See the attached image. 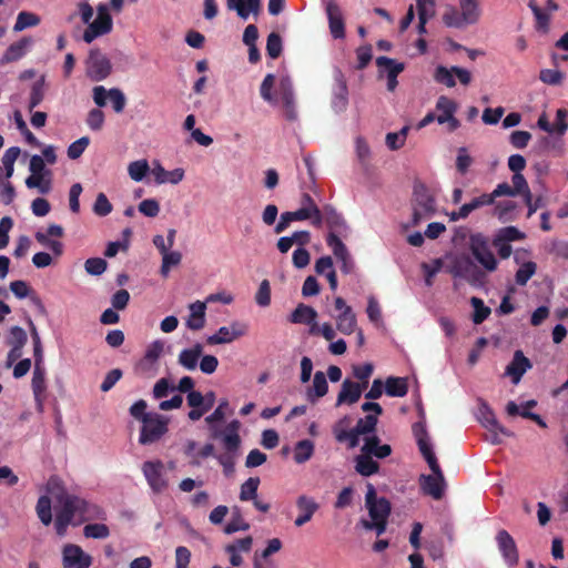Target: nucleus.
<instances>
[{"mask_svg":"<svg viewBox=\"0 0 568 568\" xmlns=\"http://www.w3.org/2000/svg\"><path fill=\"white\" fill-rule=\"evenodd\" d=\"M296 506L300 515L296 517L294 524L296 527H302L308 523L318 509V504L306 495H301L296 500Z\"/></svg>","mask_w":568,"mask_h":568,"instance_id":"obj_24","label":"nucleus"},{"mask_svg":"<svg viewBox=\"0 0 568 568\" xmlns=\"http://www.w3.org/2000/svg\"><path fill=\"white\" fill-rule=\"evenodd\" d=\"M469 250L476 261L487 271L497 270L498 262L489 247V240L483 233H475L469 236Z\"/></svg>","mask_w":568,"mask_h":568,"instance_id":"obj_5","label":"nucleus"},{"mask_svg":"<svg viewBox=\"0 0 568 568\" xmlns=\"http://www.w3.org/2000/svg\"><path fill=\"white\" fill-rule=\"evenodd\" d=\"M41 364L42 362L34 361V371L31 381L32 390L37 400H40V396L45 390V373Z\"/></svg>","mask_w":568,"mask_h":568,"instance_id":"obj_40","label":"nucleus"},{"mask_svg":"<svg viewBox=\"0 0 568 568\" xmlns=\"http://www.w3.org/2000/svg\"><path fill=\"white\" fill-rule=\"evenodd\" d=\"M457 109V103L446 95H440L436 101V110L439 112L436 121L439 124L447 123L449 132H454L460 126L459 120L455 116Z\"/></svg>","mask_w":568,"mask_h":568,"instance_id":"obj_10","label":"nucleus"},{"mask_svg":"<svg viewBox=\"0 0 568 568\" xmlns=\"http://www.w3.org/2000/svg\"><path fill=\"white\" fill-rule=\"evenodd\" d=\"M374 372V366L371 363L363 365L353 366V376L358 379V385H362L365 389L368 386L369 378Z\"/></svg>","mask_w":568,"mask_h":568,"instance_id":"obj_54","label":"nucleus"},{"mask_svg":"<svg viewBox=\"0 0 568 568\" xmlns=\"http://www.w3.org/2000/svg\"><path fill=\"white\" fill-rule=\"evenodd\" d=\"M169 418L144 412V444L159 440L168 432Z\"/></svg>","mask_w":568,"mask_h":568,"instance_id":"obj_12","label":"nucleus"},{"mask_svg":"<svg viewBox=\"0 0 568 568\" xmlns=\"http://www.w3.org/2000/svg\"><path fill=\"white\" fill-rule=\"evenodd\" d=\"M36 511L38 518L44 526H49L52 523V509H51V499L47 495L40 496L37 505Z\"/></svg>","mask_w":568,"mask_h":568,"instance_id":"obj_43","label":"nucleus"},{"mask_svg":"<svg viewBox=\"0 0 568 568\" xmlns=\"http://www.w3.org/2000/svg\"><path fill=\"white\" fill-rule=\"evenodd\" d=\"M44 98V78L37 80L32 87L30 92L29 100V110L32 111L36 106H38Z\"/></svg>","mask_w":568,"mask_h":568,"instance_id":"obj_59","label":"nucleus"},{"mask_svg":"<svg viewBox=\"0 0 568 568\" xmlns=\"http://www.w3.org/2000/svg\"><path fill=\"white\" fill-rule=\"evenodd\" d=\"M323 223H326L331 230L336 231H341L346 227L344 217L332 205H324L321 210V226Z\"/></svg>","mask_w":568,"mask_h":568,"instance_id":"obj_31","label":"nucleus"},{"mask_svg":"<svg viewBox=\"0 0 568 568\" xmlns=\"http://www.w3.org/2000/svg\"><path fill=\"white\" fill-rule=\"evenodd\" d=\"M376 64L378 68H386L387 89L393 92L398 84L397 77L404 71L405 64L388 57H378Z\"/></svg>","mask_w":568,"mask_h":568,"instance_id":"obj_21","label":"nucleus"},{"mask_svg":"<svg viewBox=\"0 0 568 568\" xmlns=\"http://www.w3.org/2000/svg\"><path fill=\"white\" fill-rule=\"evenodd\" d=\"M537 265L535 262L524 263L515 274V281L518 285L524 286L535 275Z\"/></svg>","mask_w":568,"mask_h":568,"instance_id":"obj_56","label":"nucleus"},{"mask_svg":"<svg viewBox=\"0 0 568 568\" xmlns=\"http://www.w3.org/2000/svg\"><path fill=\"white\" fill-rule=\"evenodd\" d=\"M336 328L345 335H351L356 328V316L352 307L345 308L344 312L336 316Z\"/></svg>","mask_w":568,"mask_h":568,"instance_id":"obj_37","label":"nucleus"},{"mask_svg":"<svg viewBox=\"0 0 568 568\" xmlns=\"http://www.w3.org/2000/svg\"><path fill=\"white\" fill-rule=\"evenodd\" d=\"M317 317V312L308 305L300 303L291 313L288 321L293 324H311Z\"/></svg>","mask_w":568,"mask_h":568,"instance_id":"obj_35","label":"nucleus"},{"mask_svg":"<svg viewBox=\"0 0 568 568\" xmlns=\"http://www.w3.org/2000/svg\"><path fill=\"white\" fill-rule=\"evenodd\" d=\"M435 213L436 200L434 193L424 183H415L413 191V225H418L423 220L432 217Z\"/></svg>","mask_w":568,"mask_h":568,"instance_id":"obj_4","label":"nucleus"},{"mask_svg":"<svg viewBox=\"0 0 568 568\" xmlns=\"http://www.w3.org/2000/svg\"><path fill=\"white\" fill-rule=\"evenodd\" d=\"M361 452L368 453L376 458L383 459L392 454V447L388 444H381L377 435L366 436Z\"/></svg>","mask_w":568,"mask_h":568,"instance_id":"obj_26","label":"nucleus"},{"mask_svg":"<svg viewBox=\"0 0 568 568\" xmlns=\"http://www.w3.org/2000/svg\"><path fill=\"white\" fill-rule=\"evenodd\" d=\"M61 507L57 510L54 529L59 537H64L70 525L79 526L94 518H101V510L75 495L59 498Z\"/></svg>","mask_w":568,"mask_h":568,"instance_id":"obj_1","label":"nucleus"},{"mask_svg":"<svg viewBox=\"0 0 568 568\" xmlns=\"http://www.w3.org/2000/svg\"><path fill=\"white\" fill-rule=\"evenodd\" d=\"M253 546V538L246 536L241 539H236L232 544L225 546L224 550L230 555V562L234 567H239L243 562L241 552H250Z\"/></svg>","mask_w":568,"mask_h":568,"instance_id":"obj_22","label":"nucleus"},{"mask_svg":"<svg viewBox=\"0 0 568 568\" xmlns=\"http://www.w3.org/2000/svg\"><path fill=\"white\" fill-rule=\"evenodd\" d=\"M498 549L508 567H515L519 562V552L511 535L501 529L496 535Z\"/></svg>","mask_w":568,"mask_h":568,"instance_id":"obj_13","label":"nucleus"},{"mask_svg":"<svg viewBox=\"0 0 568 568\" xmlns=\"http://www.w3.org/2000/svg\"><path fill=\"white\" fill-rule=\"evenodd\" d=\"M326 13L328 19V27L331 34L334 39L345 38V22L339 6L334 1L329 0L326 3Z\"/></svg>","mask_w":568,"mask_h":568,"instance_id":"obj_18","label":"nucleus"},{"mask_svg":"<svg viewBox=\"0 0 568 568\" xmlns=\"http://www.w3.org/2000/svg\"><path fill=\"white\" fill-rule=\"evenodd\" d=\"M62 564L64 568H89L92 559L80 546L67 544L62 549Z\"/></svg>","mask_w":568,"mask_h":568,"instance_id":"obj_14","label":"nucleus"},{"mask_svg":"<svg viewBox=\"0 0 568 568\" xmlns=\"http://www.w3.org/2000/svg\"><path fill=\"white\" fill-rule=\"evenodd\" d=\"M182 254L178 251H166L162 254L161 274L166 277L171 267L181 263Z\"/></svg>","mask_w":568,"mask_h":568,"instance_id":"obj_58","label":"nucleus"},{"mask_svg":"<svg viewBox=\"0 0 568 568\" xmlns=\"http://www.w3.org/2000/svg\"><path fill=\"white\" fill-rule=\"evenodd\" d=\"M301 207L305 209L312 216V225L321 227V210L315 203L314 199L308 193H303L301 196Z\"/></svg>","mask_w":568,"mask_h":568,"instance_id":"obj_42","label":"nucleus"},{"mask_svg":"<svg viewBox=\"0 0 568 568\" xmlns=\"http://www.w3.org/2000/svg\"><path fill=\"white\" fill-rule=\"evenodd\" d=\"M328 392V384L326 376L323 372L317 371L314 374L313 385L307 388L306 397L312 404H315L320 398L324 397Z\"/></svg>","mask_w":568,"mask_h":568,"instance_id":"obj_27","label":"nucleus"},{"mask_svg":"<svg viewBox=\"0 0 568 568\" xmlns=\"http://www.w3.org/2000/svg\"><path fill=\"white\" fill-rule=\"evenodd\" d=\"M184 179V170L176 168L172 171H166L159 161H153L150 165L144 160V180L148 182L153 181L155 184H178Z\"/></svg>","mask_w":568,"mask_h":568,"instance_id":"obj_7","label":"nucleus"},{"mask_svg":"<svg viewBox=\"0 0 568 568\" xmlns=\"http://www.w3.org/2000/svg\"><path fill=\"white\" fill-rule=\"evenodd\" d=\"M511 182H513L511 187L516 195H518V194L523 195L524 200L530 199L531 192L529 190V186H528V183H527L525 176L521 173H514V175L511 178Z\"/></svg>","mask_w":568,"mask_h":568,"instance_id":"obj_62","label":"nucleus"},{"mask_svg":"<svg viewBox=\"0 0 568 568\" xmlns=\"http://www.w3.org/2000/svg\"><path fill=\"white\" fill-rule=\"evenodd\" d=\"M189 308L190 316L186 321V326L192 331L202 329L205 325V303L196 301L192 303Z\"/></svg>","mask_w":568,"mask_h":568,"instance_id":"obj_29","label":"nucleus"},{"mask_svg":"<svg viewBox=\"0 0 568 568\" xmlns=\"http://www.w3.org/2000/svg\"><path fill=\"white\" fill-rule=\"evenodd\" d=\"M108 98H110L115 112L119 113L123 111L125 106V98L119 89H111L106 91L102 85L94 87L93 100L99 108H102L106 104Z\"/></svg>","mask_w":568,"mask_h":568,"instance_id":"obj_16","label":"nucleus"},{"mask_svg":"<svg viewBox=\"0 0 568 568\" xmlns=\"http://www.w3.org/2000/svg\"><path fill=\"white\" fill-rule=\"evenodd\" d=\"M283 51L282 38L276 32H271L266 40V52L272 59H277Z\"/></svg>","mask_w":568,"mask_h":568,"instance_id":"obj_60","label":"nucleus"},{"mask_svg":"<svg viewBox=\"0 0 568 568\" xmlns=\"http://www.w3.org/2000/svg\"><path fill=\"white\" fill-rule=\"evenodd\" d=\"M348 103V90L343 78L337 80V88L332 99V106L336 112L344 111Z\"/></svg>","mask_w":568,"mask_h":568,"instance_id":"obj_39","label":"nucleus"},{"mask_svg":"<svg viewBox=\"0 0 568 568\" xmlns=\"http://www.w3.org/2000/svg\"><path fill=\"white\" fill-rule=\"evenodd\" d=\"M27 323H28L32 343H33L34 359H36V362H43V348H42V343H41V338H40L38 328L30 317H28Z\"/></svg>","mask_w":568,"mask_h":568,"instance_id":"obj_55","label":"nucleus"},{"mask_svg":"<svg viewBox=\"0 0 568 568\" xmlns=\"http://www.w3.org/2000/svg\"><path fill=\"white\" fill-rule=\"evenodd\" d=\"M87 64V75L92 81H102L108 78L112 70L109 58L99 49H91L89 52Z\"/></svg>","mask_w":568,"mask_h":568,"instance_id":"obj_8","label":"nucleus"},{"mask_svg":"<svg viewBox=\"0 0 568 568\" xmlns=\"http://www.w3.org/2000/svg\"><path fill=\"white\" fill-rule=\"evenodd\" d=\"M326 243L341 262V271L345 274H349L353 271L354 263L345 244L334 232L328 233Z\"/></svg>","mask_w":568,"mask_h":568,"instance_id":"obj_17","label":"nucleus"},{"mask_svg":"<svg viewBox=\"0 0 568 568\" xmlns=\"http://www.w3.org/2000/svg\"><path fill=\"white\" fill-rule=\"evenodd\" d=\"M31 44L30 38H22L21 40L12 43L6 50L2 60L4 62H14L26 54L27 48Z\"/></svg>","mask_w":568,"mask_h":568,"instance_id":"obj_38","label":"nucleus"},{"mask_svg":"<svg viewBox=\"0 0 568 568\" xmlns=\"http://www.w3.org/2000/svg\"><path fill=\"white\" fill-rule=\"evenodd\" d=\"M531 366L529 358H527L521 351H516L511 362L506 367L505 374L509 376L513 384L516 385Z\"/></svg>","mask_w":568,"mask_h":568,"instance_id":"obj_20","label":"nucleus"},{"mask_svg":"<svg viewBox=\"0 0 568 568\" xmlns=\"http://www.w3.org/2000/svg\"><path fill=\"white\" fill-rule=\"evenodd\" d=\"M365 388L362 385H358V383L346 378L343 381L341 385V390L337 395L335 406H342V405H354L356 404L362 396V393Z\"/></svg>","mask_w":568,"mask_h":568,"instance_id":"obj_19","label":"nucleus"},{"mask_svg":"<svg viewBox=\"0 0 568 568\" xmlns=\"http://www.w3.org/2000/svg\"><path fill=\"white\" fill-rule=\"evenodd\" d=\"M108 263L101 257L88 258L84 263L85 272L90 275L99 276L106 270Z\"/></svg>","mask_w":568,"mask_h":568,"instance_id":"obj_64","label":"nucleus"},{"mask_svg":"<svg viewBox=\"0 0 568 568\" xmlns=\"http://www.w3.org/2000/svg\"><path fill=\"white\" fill-rule=\"evenodd\" d=\"M470 304L474 307L473 322L475 324H481L491 313L490 308L479 297L473 296Z\"/></svg>","mask_w":568,"mask_h":568,"instance_id":"obj_49","label":"nucleus"},{"mask_svg":"<svg viewBox=\"0 0 568 568\" xmlns=\"http://www.w3.org/2000/svg\"><path fill=\"white\" fill-rule=\"evenodd\" d=\"M314 453V444L310 439L300 440L294 450V460L297 464L307 462Z\"/></svg>","mask_w":568,"mask_h":568,"instance_id":"obj_46","label":"nucleus"},{"mask_svg":"<svg viewBox=\"0 0 568 568\" xmlns=\"http://www.w3.org/2000/svg\"><path fill=\"white\" fill-rule=\"evenodd\" d=\"M202 353L203 346L200 343H196L193 347L185 348L180 353L179 364L189 371H193L196 368Z\"/></svg>","mask_w":568,"mask_h":568,"instance_id":"obj_33","label":"nucleus"},{"mask_svg":"<svg viewBox=\"0 0 568 568\" xmlns=\"http://www.w3.org/2000/svg\"><path fill=\"white\" fill-rule=\"evenodd\" d=\"M40 17L33 12L21 11L18 13L13 30L16 32L22 31L27 28L37 27L40 23Z\"/></svg>","mask_w":568,"mask_h":568,"instance_id":"obj_45","label":"nucleus"},{"mask_svg":"<svg viewBox=\"0 0 568 568\" xmlns=\"http://www.w3.org/2000/svg\"><path fill=\"white\" fill-rule=\"evenodd\" d=\"M433 471V475L420 476V487L424 494L432 496L438 500L443 497L445 490V478L439 467L436 456L425 459Z\"/></svg>","mask_w":568,"mask_h":568,"instance_id":"obj_6","label":"nucleus"},{"mask_svg":"<svg viewBox=\"0 0 568 568\" xmlns=\"http://www.w3.org/2000/svg\"><path fill=\"white\" fill-rule=\"evenodd\" d=\"M144 477L154 493H161L168 487L166 471L163 463H144Z\"/></svg>","mask_w":568,"mask_h":568,"instance_id":"obj_15","label":"nucleus"},{"mask_svg":"<svg viewBox=\"0 0 568 568\" xmlns=\"http://www.w3.org/2000/svg\"><path fill=\"white\" fill-rule=\"evenodd\" d=\"M19 155L20 149L18 146H11L4 152L2 156V164L4 166L7 179H10L12 176L14 170L13 165Z\"/></svg>","mask_w":568,"mask_h":568,"instance_id":"obj_61","label":"nucleus"},{"mask_svg":"<svg viewBox=\"0 0 568 568\" xmlns=\"http://www.w3.org/2000/svg\"><path fill=\"white\" fill-rule=\"evenodd\" d=\"M506 412L509 416L520 415L524 418L530 419V420L535 422L541 428L547 427L546 422L542 419V417L540 415L531 413L530 410H527V409L520 410L519 406L513 400L508 402V404L506 406Z\"/></svg>","mask_w":568,"mask_h":568,"instance_id":"obj_41","label":"nucleus"},{"mask_svg":"<svg viewBox=\"0 0 568 568\" xmlns=\"http://www.w3.org/2000/svg\"><path fill=\"white\" fill-rule=\"evenodd\" d=\"M226 7L229 10H235L237 16L246 20L250 14L255 18L261 11V0H226Z\"/></svg>","mask_w":568,"mask_h":568,"instance_id":"obj_25","label":"nucleus"},{"mask_svg":"<svg viewBox=\"0 0 568 568\" xmlns=\"http://www.w3.org/2000/svg\"><path fill=\"white\" fill-rule=\"evenodd\" d=\"M480 422L486 429H498L506 437L514 436L513 432L499 424L494 412L486 404L480 408Z\"/></svg>","mask_w":568,"mask_h":568,"instance_id":"obj_32","label":"nucleus"},{"mask_svg":"<svg viewBox=\"0 0 568 568\" xmlns=\"http://www.w3.org/2000/svg\"><path fill=\"white\" fill-rule=\"evenodd\" d=\"M373 455L361 453L355 457V470L363 477H369L379 470V464L373 459Z\"/></svg>","mask_w":568,"mask_h":568,"instance_id":"obj_30","label":"nucleus"},{"mask_svg":"<svg viewBox=\"0 0 568 568\" xmlns=\"http://www.w3.org/2000/svg\"><path fill=\"white\" fill-rule=\"evenodd\" d=\"M98 16L95 20L89 23L83 33V40L91 43L95 38L106 34L112 29V18L109 13L108 7L103 3L98 6Z\"/></svg>","mask_w":568,"mask_h":568,"instance_id":"obj_9","label":"nucleus"},{"mask_svg":"<svg viewBox=\"0 0 568 568\" xmlns=\"http://www.w3.org/2000/svg\"><path fill=\"white\" fill-rule=\"evenodd\" d=\"M495 237H497L498 242L509 243L513 241H520L525 239V234L515 226H506L500 229Z\"/></svg>","mask_w":568,"mask_h":568,"instance_id":"obj_63","label":"nucleus"},{"mask_svg":"<svg viewBox=\"0 0 568 568\" xmlns=\"http://www.w3.org/2000/svg\"><path fill=\"white\" fill-rule=\"evenodd\" d=\"M281 100L285 110V115L288 120L296 119L295 105H294V92L290 79H282L281 84Z\"/></svg>","mask_w":568,"mask_h":568,"instance_id":"obj_28","label":"nucleus"},{"mask_svg":"<svg viewBox=\"0 0 568 568\" xmlns=\"http://www.w3.org/2000/svg\"><path fill=\"white\" fill-rule=\"evenodd\" d=\"M258 477H250L241 485L240 499L242 501L254 500L260 486Z\"/></svg>","mask_w":568,"mask_h":568,"instance_id":"obj_47","label":"nucleus"},{"mask_svg":"<svg viewBox=\"0 0 568 568\" xmlns=\"http://www.w3.org/2000/svg\"><path fill=\"white\" fill-rule=\"evenodd\" d=\"M459 9L448 7L443 13V22L446 27L463 29L479 20L480 9L477 0H458Z\"/></svg>","mask_w":568,"mask_h":568,"instance_id":"obj_3","label":"nucleus"},{"mask_svg":"<svg viewBox=\"0 0 568 568\" xmlns=\"http://www.w3.org/2000/svg\"><path fill=\"white\" fill-rule=\"evenodd\" d=\"M528 7L534 13L536 19V29L539 31L547 32L549 29V13L544 11L534 0H530Z\"/></svg>","mask_w":568,"mask_h":568,"instance_id":"obj_48","label":"nucleus"},{"mask_svg":"<svg viewBox=\"0 0 568 568\" xmlns=\"http://www.w3.org/2000/svg\"><path fill=\"white\" fill-rule=\"evenodd\" d=\"M385 393L390 397H404L408 393L407 378L387 377L385 381Z\"/></svg>","mask_w":568,"mask_h":568,"instance_id":"obj_36","label":"nucleus"},{"mask_svg":"<svg viewBox=\"0 0 568 568\" xmlns=\"http://www.w3.org/2000/svg\"><path fill=\"white\" fill-rule=\"evenodd\" d=\"M413 435L416 439L418 449L422 456L426 459L429 457H434L435 453L433 450V446L429 440L428 432L426 429V423L424 420H419L413 424L412 426Z\"/></svg>","mask_w":568,"mask_h":568,"instance_id":"obj_23","label":"nucleus"},{"mask_svg":"<svg viewBox=\"0 0 568 568\" xmlns=\"http://www.w3.org/2000/svg\"><path fill=\"white\" fill-rule=\"evenodd\" d=\"M367 509L371 519H388L390 503L385 497H381L377 503H374Z\"/></svg>","mask_w":568,"mask_h":568,"instance_id":"obj_44","label":"nucleus"},{"mask_svg":"<svg viewBox=\"0 0 568 568\" xmlns=\"http://www.w3.org/2000/svg\"><path fill=\"white\" fill-rule=\"evenodd\" d=\"M29 189H38L40 193L48 194L51 191V180L45 179L44 174H31L26 180Z\"/></svg>","mask_w":568,"mask_h":568,"instance_id":"obj_50","label":"nucleus"},{"mask_svg":"<svg viewBox=\"0 0 568 568\" xmlns=\"http://www.w3.org/2000/svg\"><path fill=\"white\" fill-rule=\"evenodd\" d=\"M241 423L236 419L230 422L224 430H216L212 434L213 438H221L225 453L215 456L219 464L223 467L225 476H231L235 468V458L241 446L239 429Z\"/></svg>","mask_w":568,"mask_h":568,"instance_id":"obj_2","label":"nucleus"},{"mask_svg":"<svg viewBox=\"0 0 568 568\" xmlns=\"http://www.w3.org/2000/svg\"><path fill=\"white\" fill-rule=\"evenodd\" d=\"M250 525L243 519L240 509H233L232 519L224 527V532L227 535L234 534L240 530H247Z\"/></svg>","mask_w":568,"mask_h":568,"instance_id":"obj_51","label":"nucleus"},{"mask_svg":"<svg viewBox=\"0 0 568 568\" xmlns=\"http://www.w3.org/2000/svg\"><path fill=\"white\" fill-rule=\"evenodd\" d=\"M377 416L368 414L364 418H359L355 425V432L361 435H367L374 433L377 426Z\"/></svg>","mask_w":568,"mask_h":568,"instance_id":"obj_53","label":"nucleus"},{"mask_svg":"<svg viewBox=\"0 0 568 568\" xmlns=\"http://www.w3.org/2000/svg\"><path fill=\"white\" fill-rule=\"evenodd\" d=\"M247 328L245 323L234 321L230 326L220 327L215 334L207 337L206 342L209 345L229 344L244 336Z\"/></svg>","mask_w":568,"mask_h":568,"instance_id":"obj_11","label":"nucleus"},{"mask_svg":"<svg viewBox=\"0 0 568 568\" xmlns=\"http://www.w3.org/2000/svg\"><path fill=\"white\" fill-rule=\"evenodd\" d=\"M434 80L437 83L446 85L447 88L455 87L456 81H455V73L453 71V67L450 69H448L444 65H438L434 72Z\"/></svg>","mask_w":568,"mask_h":568,"instance_id":"obj_52","label":"nucleus"},{"mask_svg":"<svg viewBox=\"0 0 568 568\" xmlns=\"http://www.w3.org/2000/svg\"><path fill=\"white\" fill-rule=\"evenodd\" d=\"M83 535L87 538L105 539L110 536V529L104 524H88L83 528Z\"/></svg>","mask_w":568,"mask_h":568,"instance_id":"obj_57","label":"nucleus"},{"mask_svg":"<svg viewBox=\"0 0 568 568\" xmlns=\"http://www.w3.org/2000/svg\"><path fill=\"white\" fill-rule=\"evenodd\" d=\"M453 274L454 276L466 278L470 283H476L483 276L481 272L468 258L456 264L453 268Z\"/></svg>","mask_w":568,"mask_h":568,"instance_id":"obj_34","label":"nucleus"}]
</instances>
